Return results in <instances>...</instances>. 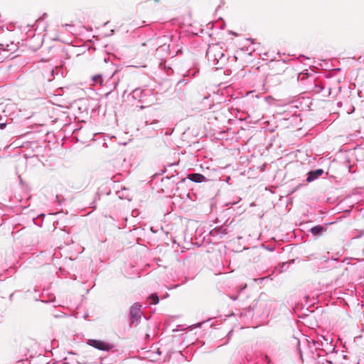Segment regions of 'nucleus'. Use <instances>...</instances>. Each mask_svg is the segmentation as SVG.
Returning a JSON list of instances; mask_svg holds the SVG:
<instances>
[{"mask_svg":"<svg viewBox=\"0 0 364 364\" xmlns=\"http://www.w3.org/2000/svg\"><path fill=\"white\" fill-rule=\"evenodd\" d=\"M157 50L158 47L151 41H148L141 45L139 53L141 55L147 57L150 55H154Z\"/></svg>","mask_w":364,"mask_h":364,"instance_id":"1","label":"nucleus"},{"mask_svg":"<svg viewBox=\"0 0 364 364\" xmlns=\"http://www.w3.org/2000/svg\"><path fill=\"white\" fill-rule=\"evenodd\" d=\"M87 343L90 346L101 350H109L112 348L111 344L101 340L90 339L88 341Z\"/></svg>","mask_w":364,"mask_h":364,"instance_id":"2","label":"nucleus"},{"mask_svg":"<svg viewBox=\"0 0 364 364\" xmlns=\"http://www.w3.org/2000/svg\"><path fill=\"white\" fill-rule=\"evenodd\" d=\"M141 306L139 303H134L130 308V318L132 323L138 322L141 316Z\"/></svg>","mask_w":364,"mask_h":364,"instance_id":"3","label":"nucleus"},{"mask_svg":"<svg viewBox=\"0 0 364 364\" xmlns=\"http://www.w3.org/2000/svg\"><path fill=\"white\" fill-rule=\"evenodd\" d=\"M188 178L196 183H200L206 181V178L203 174L196 173L188 174Z\"/></svg>","mask_w":364,"mask_h":364,"instance_id":"4","label":"nucleus"},{"mask_svg":"<svg viewBox=\"0 0 364 364\" xmlns=\"http://www.w3.org/2000/svg\"><path fill=\"white\" fill-rule=\"evenodd\" d=\"M323 230H324V228L323 227L320 226V225H316V226L313 227L311 229V232L314 235H321L323 232Z\"/></svg>","mask_w":364,"mask_h":364,"instance_id":"5","label":"nucleus"},{"mask_svg":"<svg viewBox=\"0 0 364 364\" xmlns=\"http://www.w3.org/2000/svg\"><path fill=\"white\" fill-rule=\"evenodd\" d=\"M92 80L95 83H99L100 85L102 84L103 80L101 75H96L92 77Z\"/></svg>","mask_w":364,"mask_h":364,"instance_id":"6","label":"nucleus"},{"mask_svg":"<svg viewBox=\"0 0 364 364\" xmlns=\"http://www.w3.org/2000/svg\"><path fill=\"white\" fill-rule=\"evenodd\" d=\"M149 299L151 300L150 304H156L159 301V299L156 294H152Z\"/></svg>","mask_w":364,"mask_h":364,"instance_id":"7","label":"nucleus"},{"mask_svg":"<svg viewBox=\"0 0 364 364\" xmlns=\"http://www.w3.org/2000/svg\"><path fill=\"white\" fill-rule=\"evenodd\" d=\"M16 45L14 44V43H11L10 45H7L6 46V48H3V51H9V50H16Z\"/></svg>","mask_w":364,"mask_h":364,"instance_id":"8","label":"nucleus"},{"mask_svg":"<svg viewBox=\"0 0 364 364\" xmlns=\"http://www.w3.org/2000/svg\"><path fill=\"white\" fill-rule=\"evenodd\" d=\"M62 26L64 27V28H68V27H73L74 26V23H73V21H70V23H63L62 24Z\"/></svg>","mask_w":364,"mask_h":364,"instance_id":"9","label":"nucleus"},{"mask_svg":"<svg viewBox=\"0 0 364 364\" xmlns=\"http://www.w3.org/2000/svg\"><path fill=\"white\" fill-rule=\"evenodd\" d=\"M6 127V124H0V128L4 129Z\"/></svg>","mask_w":364,"mask_h":364,"instance_id":"10","label":"nucleus"},{"mask_svg":"<svg viewBox=\"0 0 364 364\" xmlns=\"http://www.w3.org/2000/svg\"><path fill=\"white\" fill-rule=\"evenodd\" d=\"M322 173L321 170L318 171V174H321Z\"/></svg>","mask_w":364,"mask_h":364,"instance_id":"11","label":"nucleus"},{"mask_svg":"<svg viewBox=\"0 0 364 364\" xmlns=\"http://www.w3.org/2000/svg\"><path fill=\"white\" fill-rule=\"evenodd\" d=\"M322 173L321 170L318 171V174H321Z\"/></svg>","mask_w":364,"mask_h":364,"instance_id":"12","label":"nucleus"}]
</instances>
